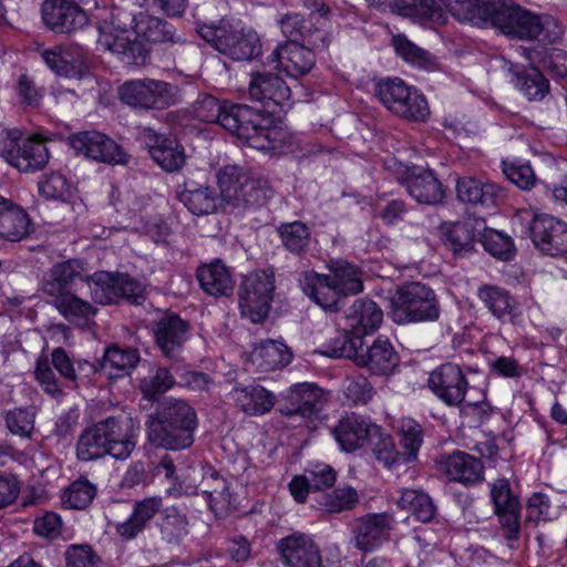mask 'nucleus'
<instances>
[{
  "instance_id": "obj_1",
  "label": "nucleus",
  "mask_w": 567,
  "mask_h": 567,
  "mask_svg": "<svg viewBox=\"0 0 567 567\" xmlns=\"http://www.w3.org/2000/svg\"><path fill=\"white\" fill-rule=\"evenodd\" d=\"M219 195L216 190L193 179L176 186L177 199L194 215L204 216L217 212L219 197L241 213L265 206L275 192L265 178L252 177L244 167L226 165L217 173Z\"/></svg>"
},
{
  "instance_id": "obj_2",
  "label": "nucleus",
  "mask_w": 567,
  "mask_h": 567,
  "mask_svg": "<svg viewBox=\"0 0 567 567\" xmlns=\"http://www.w3.org/2000/svg\"><path fill=\"white\" fill-rule=\"evenodd\" d=\"M480 25H492L507 37L537 41L543 45L561 39L563 28L548 14L534 13L513 0H485Z\"/></svg>"
},
{
  "instance_id": "obj_3",
  "label": "nucleus",
  "mask_w": 567,
  "mask_h": 567,
  "mask_svg": "<svg viewBox=\"0 0 567 567\" xmlns=\"http://www.w3.org/2000/svg\"><path fill=\"white\" fill-rule=\"evenodd\" d=\"M140 422L128 416H107L86 427L76 442V457L82 462L102 458L127 460L136 447Z\"/></svg>"
},
{
  "instance_id": "obj_4",
  "label": "nucleus",
  "mask_w": 567,
  "mask_h": 567,
  "mask_svg": "<svg viewBox=\"0 0 567 567\" xmlns=\"http://www.w3.org/2000/svg\"><path fill=\"white\" fill-rule=\"evenodd\" d=\"M220 126L260 151L282 153L291 144L290 134L275 125L272 116L247 104H226Z\"/></svg>"
},
{
  "instance_id": "obj_5",
  "label": "nucleus",
  "mask_w": 567,
  "mask_h": 567,
  "mask_svg": "<svg viewBox=\"0 0 567 567\" xmlns=\"http://www.w3.org/2000/svg\"><path fill=\"white\" fill-rule=\"evenodd\" d=\"M197 424L195 409L184 400L171 398L147 416V441L154 447L182 451L193 445Z\"/></svg>"
},
{
  "instance_id": "obj_6",
  "label": "nucleus",
  "mask_w": 567,
  "mask_h": 567,
  "mask_svg": "<svg viewBox=\"0 0 567 567\" xmlns=\"http://www.w3.org/2000/svg\"><path fill=\"white\" fill-rule=\"evenodd\" d=\"M441 312L435 291L421 281L398 286L390 298L389 316L398 324L436 322Z\"/></svg>"
},
{
  "instance_id": "obj_7",
  "label": "nucleus",
  "mask_w": 567,
  "mask_h": 567,
  "mask_svg": "<svg viewBox=\"0 0 567 567\" xmlns=\"http://www.w3.org/2000/svg\"><path fill=\"white\" fill-rule=\"evenodd\" d=\"M198 33L219 53L234 61H251L261 54V41L251 28L221 23L217 27L203 25Z\"/></svg>"
},
{
  "instance_id": "obj_8",
  "label": "nucleus",
  "mask_w": 567,
  "mask_h": 567,
  "mask_svg": "<svg viewBox=\"0 0 567 567\" xmlns=\"http://www.w3.org/2000/svg\"><path fill=\"white\" fill-rule=\"evenodd\" d=\"M375 95L392 114L405 121L425 122L430 116L426 97L400 78L381 80Z\"/></svg>"
},
{
  "instance_id": "obj_9",
  "label": "nucleus",
  "mask_w": 567,
  "mask_h": 567,
  "mask_svg": "<svg viewBox=\"0 0 567 567\" xmlns=\"http://www.w3.org/2000/svg\"><path fill=\"white\" fill-rule=\"evenodd\" d=\"M118 96L141 110H164L181 102L177 85L154 79L126 81L120 86Z\"/></svg>"
},
{
  "instance_id": "obj_10",
  "label": "nucleus",
  "mask_w": 567,
  "mask_h": 567,
  "mask_svg": "<svg viewBox=\"0 0 567 567\" xmlns=\"http://www.w3.org/2000/svg\"><path fill=\"white\" fill-rule=\"evenodd\" d=\"M275 290L272 271L259 270L243 278L238 288L240 313L252 323H262L271 308Z\"/></svg>"
},
{
  "instance_id": "obj_11",
  "label": "nucleus",
  "mask_w": 567,
  "mask_h": 567,
  "mask_svg": "<svg viewBox=\"0 0 567 567\" xmlns=\"http://www.w3.org/2000/svg\"><path fill=\"white\" fill-rule=\"evenodd\" d=\"M87 285L95 303L112 305L125 299L140 305L144 300L141 282L127 274L97 271Z\"/></svg>"
},
{
  "instance_id": "obj_12",
  "label": "nucleus",
  "mask_w": 567,
  "mask_h": 567,
  "mask_svg": "<svg viewBox=\"0 0 567 567\" xmlns=\"http://www.w3.org/2000/svg\"><path fill=\"white\" fill-rule=\"evenodd\" d=\"M152 331L162 355L172 362H179L189 339V322L176 313L166 312L153 322Z\"/></svg>"
},
{
  "instance_id": "obj_13",
  "label": "nucleus",
  "mask_w": 567,
  "mask_h": 567,
  "mask_svg": "<svg viewBox=\"0 0 567 567\" xmlns=\"http://www.w3.org/2000/svg\"><path fill=\"white\" fill-rule=\"evenodd\" d=\"M394 523L393 515L386 512L357 517L350 524L351 542L362 553L373 551L390 538Z\"/></svg>"
},
{
  "instance_id": "obj_14",
  "label": "nucleus",
  "mask_w": 567,
  "mask_h": 567,
  "mask_svg": "<svg viewBox=\"0 0 567 567\" xmlns=\"http://www.w3.org/2000/svg\"><path fill=\"white\" fill-rule=\"evenodd\" d=\"M69 141L76 154L93 161L111 165H123L128 161V155L120 144L97 131L79 132L71 135Z\"/></svg>"
},
{
  "instance_id": "obj_15",
  "label": "nucleus",
  "mask_w": 567,
  "mask_h": 567,
  "mask_svg": "<svg viewBox=\"0 0 567 567\" xmlns=\"http://www.w3.org/2000/svg\"><path fill=\"white\" fill-rule=\"evenodd\" d=\"M248 94L251 101L259 102L261 110L275 118L284 103L289 100L291 92L278 74L255 72L251 73Z\"/></svg>"
},
{
  "instance_id": "obj_16",
  "label": "nucleus",
  "mask_w": 567,
  "mask_h": 567,
  "mask_svg": "<svg viewBox=\"0 0 567 567\" xmlns=\"http://www.w3.org/2000/svg\"><path fill=\"white\" fill-rule=\"evenodd\" d=\"M529 236L544 254L558 257L567 254V224L549 215H536L529 223Z\"/></svg>"
},
{
  "instance_id": "obj_17",
  "label": "nucleus",
  "mask_w": 567,
  "mask_h": 567,
  "mask_svg": "<svg viewBox=\"0 0 567 567\" xmlns=\"http://www.w3.org/2000/svg\"><path fill=\"white\" fill-rule=\"evenodd\" d=\"M285 567H323L319 546L311 536L303 533H292L277 543Z\"/></svg>"
},
{
  "instance_id": "obj_18",
  "label": "nucleus",
  "mask_w": 567,
  "mask_h": 567,
  "mask_svg": "<svg viewBox=\"0 0 567 567\" xmlns=\"http://www.w3.org/2000/svg\"><path fill=\"white\" fill-rule=\"evenodd\" d=\"M467 380L458 364L449 362L431 372L429 386L444 403L460 405L465 398Z\"/></svg>"
},
{
  "instance_id": "obj_19",
  "label": "nucleus",
  "mask_w": 567,
  "mask_h": 567,
  "mask_svg": "<svg viewBox=\"0 0 567 567\" xmlns=\"http://www.w3.org/2000/svg\"><path fill=\"white\" fill-rule=\"evenodd\" d=\"M1 156L20 172L40 171L50 158L44 142L34 137L11 141L9 147L2 150Z\"/></svg>"
},
{
  "instance_id": "obj_20",
  "label": "nucleus",
  "mask_w": 567,
  "mask_h": 567,
  "mask_svg": "<svg viewBox=\"0 0 567 567\" xmlns=\"http://www.w3.org/2000/svg\"><path fill=\"white\" fill-rule=\"evenodd\" d=\"M41 12L44 24L56 33H70L87 23L85 11L74 1L45 0Z\"/></svg>"
},
{
  "instance_id": "obj_21",
  "label": "nucleus",
  "mask_w": 567,
  "mask_h": 567,
  "mask_svg": "<svg viewBox=\"0 0 567 567\" xmlns=\"http://www.w3.org/2000/svg\"><path fill=\"white\" fill-rule=\"evenodd\" d=\"M402 185L417 203L436 205L443 202L445 190L434 171L422 166H412L404 171Z\"/></svg>"
},
{
  "instance_id": "obj_22",
  "label": "nucleus",
  "mask_w": 567,
  "mask_h": 567,
  "mask_svg": "<svg viewBox=\"0 0 567 567\" xmlns=\"http://www.w3.org/2000/svg\"><path fill=\"white\" fill-rule=\"evenodd\" d=\"M355 364L367 368L372 374L389 375L400 364V355L388 338L377 337L371 344L362 341Z\"/></svg>"
},
{
  "instance_id": "obj_23",
  "label": "nucleus",
  "mask_w": 567,
  "mask_h": 567,
  "mask_svg": "<svg viewBox=\"0 0 567 567\" xmlns=\"http://www.w3.org/2000/svg\"><path fill=\"white\" fill-rule=\"evenodd\" d=\"M269 59L270 63H276V69L295 79L309 73L316 63L315 52L296 40L278 44Z\"/></svg>"
},
{
  "instance_id": "obj_24",
  "label": "nucleus",
  "mask_w": 567,
  "mask_h": 567,
  "mask_svg": "<svg viewBox=\"0 0 567 567\" xmlns=\"http://www.w3.org/2000/svg\"><path fill=\"white\" fill-rule=\"evenodd\" d=\"M146 145L151 157L165 172H179L185 165V148L175 135L152 131L146 137Z\"/></svg>"
},
{
  "instance_id": "obj_25",
  "label": "nucleus",
  "mask_w": 567,
  "mask_h": 567,
  "mask_svg": "<svg viewBox=\"0 0 567 567\" xmlns=\"http://www.w3.org/2000/svg\"><path fill=\"white\" fill-rule=\"evenodd\" d=\"M456 195L462 203L485 208H495L506 198V192L499 185L470 176L457 179Z\"/></svg>"
},
{
  "instance_id": "obj_26",
  "label": "nucleus",
  "mask_w": 567,
  "mask_h": 567,
  "mask_svg": "<svg viewBox=\"0 0 567 567\" xmlns=\"http://www.w3.org/2000/svg\"><path fill=\"white\" fill-rule=\"evenodd\" d=\"M484 220L466 218L454 223H443L441 231L444 245L451 249L454 255H466L472 252L475 243L481 237Z\"/></svg>"
},
{
  "instance_id": "obj_27",
  "label": "nucleus",
  "mask_w": 567,
  "mask_h": 567,
  "mask_svg": "<svg viewBox=\"0 0 567 567\" xmlns=\"http://www.w3.org/2000/svg\"><path fill=\"white\" fill-rule=\"evenodd\" d=\"M374 425L363 415L346 413L333 427L332 434L343 451L353 452L368 443L372 433L370 427Z\"/></svg>"
},
{
  "instance_id": "obj_28",
  "label": "nucleus",
  "mask_w": 567,
  "mask_h": 567,
  "mask_svg": "<svg viewBox=\"0 0 567 567\" xmlns=\"http://www.w3.org/2000/svg\"><path fill=\"white\" fill-rule=\"evenodd\" d=\"M301 290L324 311L338 312L344 306V300L331 284L328 275H321L313 270L302 274L300 279Z\"/></svg>"
},
{
  "instance_id": "obj_29",
  "label": "nucleus",
  "mask_w": 567,
  "mask_h": 567,
  "mask_svg": "<svg viewBox=\"0 0 567 567\" xmlns=\"http://www.w3.org/2000/svg\"><path fill=\"white\" fill-rule=\"evenodd\" d=\"M437 465L450 480L465 485H473L483 480L484 466L481 460L462 451L442 455Z\"/></svg>"
},
{
  "instance_id": "obj_30",
  "label": "nucleus",
  "mask_w": 567,
  "mask_h": 567,
  "mask_svg": "<svg viewBox=\"0 0 567 567\" xmlns=\"http://www.w3.org/2000/svg\"><path fill=\"white\" fill-rule=\"evenodd\" d=\"M100 47L113 54L126 65L142 66L150 60V50L138 38L131 39L128 35L103 32L97 39Z\"/></svg>"
},
{
  "instance_id": "obj_31",
  "label": "nucleus",
  "mask_w": 567,
  "mask_h": 567,
  "mask_svg": "<svg viewBox=\"0 0 567 567\" xmlns=\"http://www.w3.org/2000/svg\"><path fill=\"white\" fill-rule=\"evenodd\" d=\"M322 390L313 383H298L290 388L287 403L281 408V413L287 416L300 415L309 419L320 411Z\"/></svg>"
},
{
  "instance_id": "obj_32",
  "label": "nucleus",
  "mask_w": 567,
  "mask_h": 567,
  "mask_svg": "<svg viewBox=\"0 0 567 567\" xmlns=\"http://www.w3.org/2000/svg\"><path fill=\"white\" fill-rule=\"evenodd\" d=\"M346 324L357 337L374 332L381 324L383 312L370 299H357L344 312Z\"/></svg>"
},
{
  "instance_id": "obj_33",
  "label": "nucleus",
  "mask_w": 567,
  "mask_h": 567,
  "mask_svg": "<svg viewBox=\"0 0 567 567\" xmlns=\"http://www.w3.org/2000/svg\"><path fill=\"white\" fill-rule=\"evenodd\" d=\"M30 231L28 213L0 195V238L16 243L28 237Z\"/></svg>"
},
{
  "instance_id": "obj_34",
  "label": "nucleus",
  "mask_w": 567,
  "mask_h": 567,
  "mask_svg": "<svg viewBox=\"0 0 567 567\" xmlns=\"http://www.w3.org/2000/svg\"><path fill=\"white\" fill-rule=\"evenodd\" d=\"M513 83L516 89L529 101L540 102L550 93L548 79L534 65L518 66L512 64Z\"/></svg>"
},
{
  "instance_id": "obj_35",
  "label": "nucleus",
  "mask_w": 567,
  "mask_h": 567,
  "mask_svg": "<svg viewBox=\"0 0 567 567\" xmlns=\"http://www.w3.org/2000/svg\"><path fill=\"white\" fill-rule=\"evenodd\" d=\"M236 405L247 415H262L271 411L275 395L260 384L236 385L231 391Z\"/></svg>"
},
{
  "instance_id": "obj_36",
  "label": "nucleus",
  "mask_w": 567,
  "mask_h": 567,
  "mask_svg": "<svg viewBox=\"0 0 567 567\" xmlns=\"http://www.w3.org/2000/svg\"><path fill=\"white\" fill-rule=\"evenodd\" d=\"M478 298L491 313L503 322L515 323L519 316L518 303L509 291L491 285L478 289Z\"/></svg>"
},
{
  "instance_id": "obj_37",
  "label": "nucleus",
  "mask_w": 567,
  "mask_h": 567,
  "mask_svg": "<svg viewBox=\"0 0 567 567\" xmlns=\"http://www.w3.org/2000/svg\"><path fill=\"white\" fill-rule=\"evenodd\" d=\"M82 262L70 259L59 262L50 270L43 281V292L54 298L71 292L75 280H83Z\"/></svg>"
},
{
  "instance_id": "obj_38",
  "label": "nucleus",
  "mask_w": 567,
  "mask_h": 567,
  "mask_svg": "<svg viewBox=\"0 0 567 567\" xmlns=\"http://www.w3.org/2000/svg\"><path fill=\"white\" fill-rule=\"evenodd\" d=\"M163 499L161 497H147L136 501L132 515L116 527L118 535L125 539L135 538L143 532L153 517L161 512Z\"/></svg>"
},
{
  "instance_id": "obj_39",
  "label": "nucleus",
  "mask_w": 567,
  "mask_h": 567,
  "mask_svg": "<svg viewBox=\"0 0 567 567\" xmlns=\"http://www.w3.org/2000/svg\"><path fill=\"white\" fill-rule=\"evenodd\" d=\"M179 372L178 362H172L171 367L156 365L152 373L138 380V390L142 396L155 402L178 384L175 374Z\"/></svg>"
},
{
  "instance_id": "obj_40",
  "label": "nucleus",
  "mask_w": 567,
  "mask_h": 567,
  "mask_svg": "<svg viewBox=\"0 0 567 567\" xmlns=\"http://www.w3.org/2000/svg\"><path fill=\"white\" fill-rule=\"evenodd\" d=\"M141 355L137 349L120 347L115 343L105 348L100 360L101 367L111 379L128 375L138 364Z\"/></svg>"
},
{
  "instance_id": "obj_41",
  "label": "nucleus",
  "mask_w": 567,
  "mask_h": 567,
  "mask_svg": "<svg viewBox=\"0 0 567 567\" xmlns=\"http://www.w3.org/2000/svg\"><path fill=\"white\" fill-rule=\"evenodd\" d=\"M291 360V352L282 342L275 340L261 341L255 346L250 353V361L260 372L274 371L287 365Z\"/></svg>"
},
{
  "instance_id": "obj_42",
  "label": "nucleus",
  "mask_w": 567,
  "mask_h": 567,
  "mask_svg": "<svg viewBox=\"0 0 567 567\" xmlns=\"http://www.w3.org/2000/svg\"><path fill=\"white\" fill-rule=\"evenodd\" d=\"M329 270L328 277L343 300L363 291L362 274L357 266L347 260L338 259L329 264Z\"/></svg>"
},
{
  "instance_id": "obj_43",
  "label": "nucleus",
  "mask_w": 567,
  "mask_h": 567,
  "mask_svg": "<svg viewBox=\"0 0 567 567\" xmlns=\"http://www.w3.org/2000/svg\"><path fill=\"white\" fill-rule=\"evenodd\" d=\"M135 29L136 38L147 42L157 43H182V38L176 33L175 27L164 19L140 12Z\"/></svg>"
},
{
  "instance_id": "obj_44",
  "label": "nucleus",
  "mask_w": 567,
  "mask_h": 567,
  "mask_svg": "<svg viewBox=\"0 0 567 567\" xmlns=\"http://www.w3.org/2000/svg\"><path fill=\"white\" fill-rule=\"evenodd\" d=\"M196 277L203 290L213 296H228L234 289L229 269L220 260L198 267Z\"/></svg>"
},
{
  "instance_id": "obj_45",
  "label": "nucleus",
  "mask_w": 567,
  "mask_h": 567,
  "mask_svg": "<svg viewBox=\"0 0 567 567\" xmlns=\"http://www.w3.org/2000/svg\"><path fill=\"white\" fill-rule=\"evenodd\" d=\"M368 7L379 11H391L402 16H419L433 19L440 14L435 0H365Z\"/></svg>"
},
{
  "instance_id": "obj_46",
  "label": "nucleus",
  "mask_w": 567,
  "mask_h": 567,
  "mask_svg": "<svg viewBox=\"0 0 567 567\" xmlns=\"http://www.w3.org/2000/svg\"><path fill=\"white\" fill-rule=\"evenodd\" d=\"M210 483H216L217 489L203 491V494L207 496L206 501L208 507L217 517L227 516L231 511L229 484L217 470L208 467L203 475V485H208Z\"/></svg>"
},
{
  "instance_id": "obj_47",
  "label": "nucleus",
  "mask_w": 567,
  "mask_h": 567,
  "mask_svg": "<svg viewBox=\"0 0 567 567\" xmlns=\"http://www.w3.org/2000/svg\"><path fill=\"white\" fill-rule=\"evenodd\" d=\"M53 303L69 322L79 327H87L97 312L89 301L72 292L56 297Z\"/></svg>"
},
{
  "instance_id": "obj_48",
  "label": "nucleus",
  "mask_w": 567,
  "mask_h": 567,
  "mask_svg": "<svg viewBox=\"0 0 567 567\" xmlns=\"http://www.w3.org/2000/svg\"><path fill=\"white\" fill-rule=\"evenodd\" d=\"M362 341L344 323L343 329L336 331V336L322 346L320 353L329 358H347L355 362Z\"/></svg>"
},
{
  "instance_id": "obj_49",
  "label": "nucleus",
  "mask_w": 567,
  "mask_h": 567,
  "mask_svg": "<svg viewBox=\"0 0 567 567\" xmlns=\"http://www.w3.org/2000/svg\"><path fill=\"white\" fill-rule=\"evenodd\" d=\"M277 233L282 246L289 252L299 257L307 254L311 241V233L305 223L299 220L282 223L277 227Z\"/></svg>"
},
{
  "instance_id": "obj_50",
  "label": "nucleus",
  "mask_w": 567,
  "mask_h": 567,
  "mask_svg": "<svg viewBox=\"0 0 567 567\" xmlns=\"http://www.w3.org/2000/svg\"><path fill=\"white\" fill-rule=\"evenodd\" d=\"M394 50L405 62L426 71H435L440 68L439 60L429 51L411 42L405 35L398 34L392 39Z\"/></svg>"
},
{
  "instance_id": "obj_51",
  "label": "nucleus",
  "mask_w": 567,
  "mask_h": 567,
  "mask_svg": "<svg viewBox=\"0 0 567 567\" xmlns=\"http://www.w3.org/2000/svg\"><path fill=\"white\" fill-rule=\"evenodd\" d=\"M401 509H406L422 523H430L436 514V506L432 498L419 489H404L398 501Z\"/></svg>"
},
{
  "instance_id": "obj_52",
  "label": "nucleus",
  "mask_w": 567,
  "mask_h": 567,
  "mask_svg": "<svg viewBox=\"0 0 567 567\" xmlns=\"http://www.w3.org/2000/svg\"><path fill=\"white\" fill-rule=\"evenodd\" d=\"M162 539L171 545H179L188 533L187 516L175 507L166 508L158 522Z\"/></svg>"
},
{
  "instance_id": "obj_53",
  "label": "nucleus",
  "mask_w": 567,
  "mask_h": 567,
  "mask_svg": "<svg viewBox=\"0 0 567 567\" xmlns=\"http://www.w3.org/2000/svg\"><path fill=\"white\" fill-rule=\"evenodd\" d=\"M478 241L488 254L504 261L513 259L516 254V248L511 236L487 228L485 225L484 228H482Z\"/></svg>"
},
{
  "instance_id": "obj_54",
  "label": "nucleus",
  "mask_w": 567,
  "mask_h": 567,
  "mask_svg": "<svg viewBox=\"0 0 567 567\" xmlns=\"http://www.w3.org/2000/svg\"><path fill=\"white\" fill-rule=\"evenodd\" d=\"M370 431L372 433L367 444L371 447L379 462L391 468L402 461V454L395 450L392 437L381 426L375 424L370 427Z\"/></svg>"
},
{
  "instance_id": "obj_55",
  "label": "nucleus",
  "mask_w": 567,
  "mask_h": 567,
  "mask_svg": "<svg viewBox=\"0 0 567 567\" xmlns=\"http://www.w3.org/2000/svg\"><path fill=\"white\" fill-rule=\"evenodd\" d=\"M358 503L359 494L355 488L349 485L324 493L318 499L321 509L334 514L352 511Z\"/></svg>"
},
{
  "instance_id": "obj_56",
  "label": "nucleus",
  "mask_w": 567,
  "mask_h": 567,
  "mask_svg": "<svg viewBox=\"0 0 567 567\" xmlns=\"http://www.w3.org/2000/svg\"><path fill=\"white\" fill-rule=\"evenodd\" d=\"M422 443V426L413 419H402L400 423V445L404 450V452L401 453L402 462L410 463L415 461Z\"/></svg>"
},
{
  "instance_id": "obj_57",
  "label": "nucleus",
  "mask_w": 567,
  "mask_h": 567,
  "mask_svg": "<svg viewBox=\"0 0 567 567\" xmlns=\"http://www.w3.org/2000/svg\"><path fill=\"white\" fill-rule=\"evenodd\" d=\"M35 416L37 409L33 405L14 408L6 412V426L16 436L31 439L34 431Z\"/></svg>"
},
{
  "instance_id": "obj_58",
  "label": "nucleus",
  "mask_w": 567,
  "mask_h": 567,
  "mask_svg": "<svg viewBox=\"0 0 567 567\" xmlns=\"http://www.w3.org/2000/svg\"><path fill=\"white\" fill-rule=\"evenodd\" d=\"M96 495V487L86 478L74 481L62 494V503L72 509L86 508Z\"/></svg>"
},
{
  "instance_id": "obj_59",
  "label": "nucleus",
  "mask_w": 567,
  "mask_h": 567,
  "mask_svg": "<svg viewBox=\"0 0 567 567\" xmlns=\"http://www.w3.org/2000/svg\"><path fill=\"white\" fill-rule=\"evenodd\" d=\"M138 17L140 12L136 14L127 8L115 6L111 9L109 19H105L100 25L101 34L112 32L126 35L130 31L135 32Z\"/></svg>"
},
{
  "instance_id": "obj_60",
  "label": "nucleus",
  "mask_w": 567,
  "mask_h": 567,
  "mask_svg": "<svg viewBox=\"0 0 567 567\" xmlns=\"http://www.w3.org/2000/svg\"><path fill=\"white\" fill-rule=\"evenodd\" d=\"M442 6L457 20L480 25L485 12V0H440Z\"/></svg>"
},
{
  "instance_id": "obj_61",
  "label": "nucleus",
  "mask_w": 567,
  "mask_h": 567,
  "mask_svg": "<svg viewBox=\"0 0 567 567\" xmlns=\"http://www.w3.org/2000/svg\"><path fill=\"white\" fill-rule=\"evenodd\" d=\"M34 379L42 391L51 398L59 399L64 395L63 386L65 383L56 378L49 358H38L34 369Z\"/></svg>"
},
{
  "instance_id": "obj_62",
  "label": "nucleus",
  "mask_w": 567,
  "mask_h": 567,
  "mask_svg": "<svg viewBox=\"0 0 567 567\" xmlns=\"http://www.w3.org/2000/svg\"><path fill=\"white\" fill-rule=\"evenodd\" d=\"M228 102L220 103L218 99L210 94H199L192 105V112L195 118L206 123L221 124V116Z\"/></svg>"
},
{
  "instance_id": "obj_63",
  "label": "nucleus",
  "mask_w": 567,
  "mask_h": 567,
  "mask_svg": "<svg viewBox=\"0 0 567 567\" xmlns=\"http://www.w3.org/2000/svg\"><path fill=\"white\" fill-rule=\"evenodd\" d=\"M39 192L47 199L66 202L72 196V185L64 175L52 172L39 182Z\"/></svg>"
},
{
  "instance_id": "obj_64",
  "label": "nucleus",
  "mask_w": 567,
  "mask_h": 567,
  "mask_svg": "<svg viewBox=\"0 0 567 567\" xmlns=\"http://www.w3.org/2000/svg\"><path fill=\"white\" fill-rule=\"evenodd\" d=\"M42 58L45 64L59 75L78 80L91 76L86 69L75 66L66 59V56L55 50H45L42 53Z\"/></svg>"
}]
</instances>
